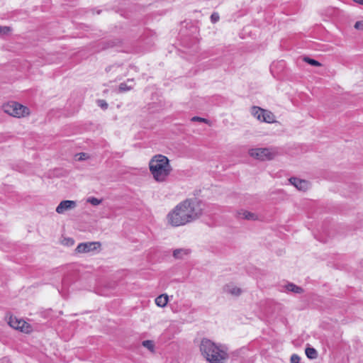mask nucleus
I'll use <instances>...</instances> for the list:
<instances>
[{
    "label": "nucleus",
    "instance_id": "1",
    "mask_svg": "<svg viewBox=\"0 0 363 363\" xmlns=\"http://www.w3.org/2000/svg\"><path fill=\"white\" fill-rule=\"evenodd\" d=\"M203 203L194 199H186L177 204L167 216V223L173 227L184 225L199 218L203 213Z\"/></svg>",
    "mask_w": 363,
    "mask_h": 363
},
{
    "label": "nucleus",
    "instance_id": "2",
    "mask_svg": "<svg viewBox=\"0 0 363 363\" xmlns=\"http://www.w3.org/2000/svg\"><path fill=\"white\" fill-rule=\"evenodd\" d=\"M149 169L154 179L160 183L166 182L172 172L169 160L162 155H156L152 157Z\"/></svg>",
    "mask_w": 363,
    "mask_h": 363
},
{
    "label": "nucleus",
    "instance_id": "3",
    "mask_svg": "<svg viewBox=\"0 0 363 363\" xmlns=\"http://www.w3.org/2000/svg\"><path fill=\"white\" fill-rule=\"evenodd\" d=\"M203 356L210 363H224L228 358L227 352L208 339H203L200 345Z\"/></svg>",
    "mask_w": 363,
    "mask_h": 363
},
{
    "label": "nucleus",
    "instance_id": "4",
    "mask_svg": "<svg viewBox=\"0 0 363 363\" xmlns=\"http://www.w3.org/2000/svg\"><path fill=\"white\" fill-rule=\"evenodd\" d=\"M250 157L260 161H269L278 155L276 147H257L252 148L248 152Z\"/></svg>",
    "mask_w": 363,
    "mask_h": 363
},
{
    "label": "nucleus",
    "instance_id": "5",
    "mask_svg": "<svg viewBox=\"0 0 363 363\" xmlns=\"http://www.w3.org/2000/svg\"><path fill=\"white\" fill-rule=\"evenodd\" d=\"M3 110L9 115L17 118L24 117L29 114V110L26 106L15 101L4 104L3 106Z\"/></svg>",
    "mask_w": 363,
    "mask_h": 363
},
{
    "label": "nucleus",
    "instance_id": "6",
    "mask_svg": "<svg viewBox=\"0 0 363 363\" xmlns=\"http://www.w3.org/2000/svg\"><path fill=\"white\" fill-rule=\"evenodd\" d=\"M8 323L11 328L16 330H18L21 332L29 333L31 331V327L30 324L26 323L25 320L18 319L16 317L11 316Z\"/></svg>",
    "mask_w": 363,
    "mask_h": 363
},
{
    "label": "nucleus",
    "instance_id": "7",
    "mask_svg": "<svg viewBox=\"0 0 363 363\" xmlns=\"http://www.w3.org/2000/svg\"><path fill=\"white\" fill-rule=\"evenodd\" d=\"M101 247V243L99 242H82L78 245L76 251L78 253H86L96 250Z\"/></svg>",
    "mask_w": 363,
    "mask_h": 363
},
{
    "label": "nucleus",
    "instance_id": "8",
    "mask_svg": "<svg viewBox=\"0 0 363 363\" xmlns=\"http://www.w3.org/2000/svg\"><path fill=\"white\" fill-rule=\"evenodd\" d=\"M77 206V203L74 201L65 200L60 203L56 208V212L59 214H62L65 212L72 210Z\"/></svg>",
    "mask_w": 363,
    "mask_h": 363
},
{
    "label": "nucleus",
    "instance_id": "9",
    "mask_svg": "<svg viewBox=\"0 0 363 363\" xmlns=\"http://www.w3.org/2000/svg\"><path fill=\"white\" fill-rule=\"evenodd\" d=\"M289 181L291 184L294 186L299 191H306L309 188V183L306 180L296 177H291Z\"/></svg>",
    "mask_w": 363,
    "mask_h": 363
},
{
    "label": "nucleus",
    "instance_id": "10",
    "mask_svg": "<svg viewBox=\"0 0 363 363\" xmlns=\"http://www.w3.org/2000/svg\"><path fill=\"white\" fill-rule=\"evenodd\" d=\"M236 217L239 219H245L247 220H256L258 219V216L255 213L244 209L238 211L236 212Z\"/></svg>",
    "mask_w": 363,
    "mask_h": 363
},
{
    "label": "nucleus",
    "instance_id": "11",
    "mask_svg": "<svg viewBox=\"0 0 363 363\" xmlns=\"http://www.w3.org/2000/svg\"><path fill=\"white\" fill-rule=\"evenodd\" d=\"M223 291L228 294H230L235 296H238L242 294V290L240 288L231 284L225 285L223 286Z\"/></svg>",
    "mask_w": 363,
    "mask_h": 363
},
{
    "label": "nucleus",
    "instance_id": "12",
    "mask_svg": "<svg viewBox=\"0 0 363 363\" xmlns=\"http://www.w3.org/2000/svg\"><path fill=\"white\" fill-rule=\"evenodd\" d=\"M191 253V250L187 248H179L173 251V257L175 259H184Z\"/></svg>",
    "mask_w": 363,
    "mask_h": 363
},
{
    "label": "nucleus",
    "instance_id": "13",
    "mask_svg": "<svg viewBox=\"0 0 363 363\" xmlns=\"http://www.w3.org/2000/svg\"><path fill=\"white\" fill-rule=\"evenodd\" d=\"M262 122L272 123L275 122V116L269 111L262 109Z\"/></svg>",
    "mask_w": 363,
    "mask_h": 363
},
{
    "label": "nucleus",
    "instance_id": "14",
    "mask_svg": "<svg viewBox=\"0 0 363 363\" xmlns=\"http://www.w3.org/2000/svg\"><path fill=\"white\" fill-rule=\"evenodd\" d=\"M168 296L167 294H161L155 298V303L159 307H164L168 303Z\"/></svg>",
    "mask_w": 363,
    "mask_h": 363
},
{
    "label": "nucleus",
    "instance_id": "15",
    "mask_svg": "<svg viewBox=\"0 0 363 363\" xmlns=\"http://www.w3.org/2000/svg\"><path fill=\"white\" fill-rule=\"evenodd\" d=\"M285 288H286V291H291L295 294H301L303 292V289L301 287L298 286L292 283H289V284H286L285 286Z\"/></svg>",
    "mask_w": 363,
    "mask_h": 363
},
{
    "label": "nucleus",
    "instance_id": "16",
    "mask_svg": "<svg viewBox=\"0 0 363 363\" xmlns=\"http://www.w3.org/2000/svg\"><path fill=\"white\" fill-rule=\"evenodd\" d=\"M133 79H128L127 82L121 83L119 85V87H118L119 91L121 92H124V91H127L132 89L133 85V84L128 85V83H133Z\"/></svg>",
    "mask_w": 363,
    "mask_h": 363
},
{
    "label": "nucleus",
    "instance_id": "17",
    "mask_svg": "<svg viewBox=\"0 0 363 363\" xmlns=\"http://www.w3.org/2000/svg\"><path fill=\"white\" fill-rule=\"evenodd\" d=\"M251 113L255 118L261 121L262 108L257 106H253L252 108Z\"/></svg>",
    "mask_w": 363,
    "mask_h": 363
},
{
    "label": "nucleus",
    "instance_id": "18",
    "mask_svg": "<svg viewBox=\"0 0 363 363\" xmlns=\"http://www.w3.org/2000/svg\"><path fill=\"white\" fill-rule=\"evenodd\" d=\"M305 352L307 357L311 359H316L318 357L317 351L313 347H307Z\"/></svg>",
    "mask_w": 363,
    "mask_h": 363
},
{
    "label": "nucleus",
    "instance_id": "19",
    "mask_svg": "<svg viewBox=\"0 0 363 363\" xmlns=\"http://www.w3.org/2000/svg\"><path fill=\"white\" fill-rule=\"evenodd\" d=\"M303 60L304 62H307L308 64H309L312 66H315V67H320L321 66V63H320L318 61L311 59L308 57H304Z\"/></svg>",
    "mask_w": 363,
    "mask_h": 363
},
{
    "label": "nucleus",
    "instance_id": "20",
    "mask_svg": "<svg viewBox=\"0 0 363 363\" xmlns=\"http://www.w3.org/2000/svg\"><path fill=\"white\" fill-rule=\"evenodd\" d=\"M142 345L150 351L154 350L155 345L152 340H144Z\"/></svg>",
    "mask_w": 363,
    "mask_h": 363
},
{
    "label": "nucleus",
    "instance_id": "21",
    "mask_svg": "<svg viewBox=\"0 0 363 363\" xmlns=\"http://www.w3.org/2000/svg\"><path fill=\"white\" fill-rule=\"evenodd\" d=\"M11 31V28L9 26H0V37L9 34Z\"/></svg>",
    "mask_w": 363,
    "mask_h": 363
},
{
    "label": "nucleus",
    "instance_id": "22",
    "mask_svg": "<svg viewBox=\"0 0 363 363\" xmlns=\"http://www.w3.org/2000/svg\"><path fill=\"white\" fill-rule=\"evenodd\" d=\"M87 202L91 203L93 206H98L101 203V200L98 199L97 198H95V197H89L87 199Z\"/></svg>",
    "mask_w": 363,
    "mask_h": 363
},
{
    "label": "nucleus",
    "instance_id": "23",
    "mask_svg": "<svg viewBox=\"0 0 363 363\" xmlns=\"http://www.w3.org/2000/svg\"><path fill=\"white\" fill-rule=\"evenodd\" d=\"M76 160L78 161H83L87 160L89 157L85 152H81L75 155Z\"/></svg>",
    "mask_w": 363,
    "mask_h": 363
},
{
    "label": "nucleus",
    "instance_id": "24",
    "mask_svg": "<svg viewBox=\"0 0 363 363\" xmlns=\"http://www.w3.org/2000/svg\"><path fill=\"white\" fill-rule=\"evenodd\" d=\"M191 120V121L203 122L209 124V121L207 119L199 116H194Z\"/></svg>",
    "mask_w": 363,
    "mask_h": 363
},
{
    "label": "nucleus",
    "instance_id": "25",
    "mask_svg": "<svg viewBox=\"0 0 363 363\" xmlns=\"http://www.w3.org/2000/svg\"><path fill=\"white\" fill-rule=\"evenodd\" d=\"M291 363H299L300 357L298 354H294L290 359Z\"/></svg>",
    "mask_w": 363,
    "mask_h": 363
},
{
    "label": "nucleus",
    "instance_id": "26",
    "mask_svg": "<svg viewBox=\"0 0 363 363\" xmlns=\"http://www.w3.org/2000/svg\"><path fill=\"white\" fill-rule=\"evenodd\" d=\"M211 20L212 23H215L219 20V15L217 13H213L211 16Z\"/></svg>",
    "mask_w": 363,
    "mask_h": 363
},
{
    "label": "nucleus",
    "instance_id": "27",
    "mask_svg": "<svg viewBox=\"0 0 363 363\" xmlns=\"http://www.w3.org/2000/svg\"><path fill=\"white\" fill-rule=\"evenodd\" d=\"M354 28L357 30H363V21H357L354 24Z\"/></svg>",
    "mask_w": 363,
    "mask_h": 363
},
{
    "label": "nucleus",
    "instance_id": "28",
    "mask_svg": "<svg viewBox=\"0 0 363 363\" xmlns=\"http://www.w3.org/2000/svg\"><path fill=\"white\" fill-rule=\"evenodd\" d=\"M99 105L102 108H106L107 106H108V104L107 103L104 101V100H99Z\"/></svg>",
    "mask_w": 363,
    "mask_h": 363
},
{
    "label": "nucleus",
    "instance_id": "29",
    "mask_svg": "<svg viewBox=\"0 0 363 363\" xmlns=\"http://www.w3.org/2000/svg\"><path fill=\"white\" fill-rule=\"evenodd\" d=\"M62 243L67 245H72L74 244V240H63Z\"/></svg>",
    "mask_w": 363,
    "mask_h": 363
},
{
    "label": "nucleus",
    "instance_id": "30",
    "mask_svg": "<svg viewBox=\"0 0 363 363\" xmlns=\"http://www.w3.org/2000/svg\"><path fill=\"white\" fill-rule=\"evenodd\" d=\"M355 3L363 5V0H353Z\"/></svg>",
    "mask_w": 363,
    "mask_h": 363
},
{
    "label": "nucleus",
    "instance_id": "31",
    "mask_svg": "<svg viewBox=\"0 0 363 363\" xmlns=\"http://www.w3.org/2000/svg\"><path fill=\"white\" fill-rule=\"evenodd\" d=\"M114 67H115V66H110V67H106V71L108 72L111 71V69L112 68H114Z\"/></svg>",
    "mask_w": 363,
    "mask_h": 363
}]
</instances>
